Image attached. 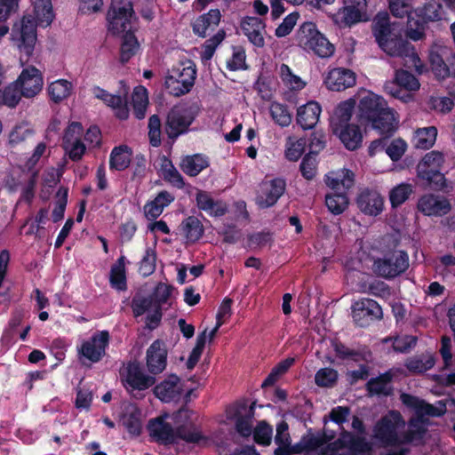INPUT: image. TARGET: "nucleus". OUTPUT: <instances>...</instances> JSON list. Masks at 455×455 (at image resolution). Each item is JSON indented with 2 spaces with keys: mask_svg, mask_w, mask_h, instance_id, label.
Returning a JSON list of instances; mask_svg holds the SVG:
<instances>
[{
  "mask_svg": "<svg viewBox=\"0 0 455 455\" xmlns=\"http://www.w3.org/2000/svg\"><path fill=\"white\" fill-rule=\"evenodd\" d=\"M371 30L379 48L387 55L403 59L409 67H418L420 59L414 46L391 26L387 12L376 15Z\"/></svg>",
  "mask_w": 455,
  "mask_h": 455,
  "instance_id": "1",
  "label": "nucleus"
},
{
  "mask_svg": "<svg viewBox=\"0 0 455 455\" xmlns=\"http://www.w3.org/2000/svg\"><path fill=\"white\" fill-rule=\"evenodd\" d=\"M360 120L371 124L378 132L394 135L397 129L395 114L383 97L369 92L359 102Z\"/></svg>",
  "mask_w": 455,
  "mask_h": 455,
  "instance_id": "2",
  "label": "nucleus"
},
{
  "mask_svg": "<svg viewBox=\"0 0 455 455\" xmlns=\"http://www.w3.org/2000/svg\"><path fill=\"white\" fill-rule=\"evenodd\" d=\"M296 41L303 50L312 52L323 59L331 57L335 51L334 45L311 21H306L300 25L296 33Z\"/></svg>",
  "mask_w": 455,
  "mask_h": 455,
  "instance_id": "3",
  "label": "nucleus"
},
{
  "mask_svg": "<svg viewBox=\"0 0 455 455\" xmlns=\"http://www.w3.org/2000/svg\"><path fill=\"white\" fill-rule=\"evenodd\" d=\"M196 64L188 60L173 66L165 77L164 85L168 92L175 97L188 93L196 78Z\"/></svg>",
  "mask_w": 455,
  "mask_h": 455,
  "instance_id": "4",
  "label": "nucleus"
},
{
  "mask_svg": "<svg viewBox=\"0 0 455 455\" xmlns=\"http://www.w3.org/2000/svg\"><path fill=\"white\" fill-rule=\"evenodd\" d=\"M409 267V255L403 250L387 251L374 259L373 272L387 280H393L403 274Z\"/></svg>",
  "mask_w": 455,
  "mask_h": 455,
  "instance_id": "5",
  "label": "nucleus"
},
{
  "mask_svg": "<svg viewBox=\"0 0 455 455\" xmlns=\"http://www.w3.org/2000/svg\"><path fill=\"white\" fill-rule=\"evenodd\" d=\"M404 426L402 414L395 410L389 411L376 422L373 436L385 447L399 445L398 430Z\"/></svg>",
  "mask_w": 455,
  "mask_h": 455,
  "instance_id": "6",
  "label": "nucleus"
},
{
  "mask_svg": "<svg viewBox=\"0 0 455 455\" xmlns=\"http://www.w3.org/2000/svg\"><path fill=\"white\" fill-rule=\"evenodd\" d=\"M428 61L435 76L439 80L455 78V52L452 49L434 44L429 49Z\"/></svg>",
  "mask_w": 455,
  "mask_h": 455,
  "instance_id": "7",
  "label": "nucleus"
},
{
  "mask_svg": "<svg viewBox=\"0 0 455 455\" xmlns=\"http://www.w3.org/2000/svg\"><path fill=\"white\" fill-rule=\"evenodd\" d=\"M194 120L195 116L189 107L183 104L175 105L167 113L164 132L170 140H175L181 134L188 132Z\"/></svg>",
  "mask_w": 455,
  "mask_h": 455,
  "instance_id": "8",
  "label": "nucleus"
},
{
  "mask_svg": "<svg viewBox=\"0 0 455 455\" xmlns=\"http://www.w3.org/2000/svg\"><path fill=\"white\" fill-rule=\"evenodd\" d=\"M351 309L355 323L361 328H366L383 318L382 307L370 298H362L355 301Z\"/></svg>",
  "mask_w": 455,
  "mask_h": 455,
  "instance_id": "9",
  "label": "nucleus"
},
{
  "mask_svg": "<svg viewBox=\"0 0 455 455\" xmlns=\"http://www.w3.org/2000/svg\"><path fill=\"white\" fill-rule=\"evenodd\" d=\"M343 4L344 6L333 16V20L340 28H350L368 20L366 0H343Z\"/></svg>",
  "mask_w": 455,
  "mask_h": 455,
  "instance_id": "10",
  "label": "nucleus"
},
{
  "mask_svg": "<svg viewBox=\"0 0 455 455\" xmlns=\"http://www.w3.org/2000/svg\"><path fill=\"white\" fill-rule=\"evenodd\" d=\"M109 338L108 331L94 332L89 339L84 340L77 347L79 357H84L93 363L100 362L106 354Z\"/></svg>",
  "mask_w": 455,
  "mask_h": 455,
  "instance_id": "11",
  "label": "nucleus"
},
{
  "mask_svg": "<svg viewBox=\"0 0 455 455\" xmlns=\"http://www.w3.org/2000/svg\"><path fill=\"white\" fill-rule=\"evenodd\" d=\"M286 190V181L282 178L264 180L256 196V204L260 209L274 206Z\"/></svg>",
  "mask_w": 455,
  "mask_h": 455,
  "instance_id": "12",
  "label": "nucleus"
},
{
  "mask_svg": "<svg viewBox=\"0 0 455 455\" xmlns=\"http://www.w3.org/2000/svg\"><path fill=\"white\" fill-rule=\"evenodd\" d=\"M167 415H161L149 419L147 429L152 441L161 445L175 444V428L165 419Z\"/></svg>",
  "mask_w": 455,
  "mask_h": 455,
  "instance_id": "13",
  "label": "nucleus"
},
{
  "mask_svg": "<svg viewBox=\"0 0 455 455\" xmlns=\"http://www.w3.org/2000/svg\"><path fill=\"white\" fill-rule=\"evenodd\" d=\"M167 355L166 343L160 339L154 340L147 349L146 364L148 371L154 375L163 372L167 365Z\"/></svg>",
  "mask_w": 455,
  "mask_h": 455,
  "instance_id": "14",
  "label": "nucleus"
},
{
  "mask_svg": "<svg viewBox=\"0 0 455 455\" xmlns=\"http://www.w3.org/2000/svg\"><path fill=\"white\" fill-rule=\"evenodd\" d=\"M419 82L416 76L407 70H396L393 82L385 84V90L393 97L402 99L403 90L409 92L418 91L419 89Z\"/></svg>",
  "mask_w": 455,
  "mask_h": 455,
  "instance_id": "15",
  "label": "nucleus"
},
{
  "mask_svg": "<svg viewBox=\"0 0 455 455\" xmlns=\"http://www.w3.org/2000/svg\"><path fill=\"white\" fill-rule=\"evenodd\" d=\"M17 85L23 97L33 98L43 88V77L39 70L34 67L22 70L17 80Z\"/></svg>",
  "mask_w": 455,
  "mask_h": 455,
  "instance_id": "16",
  "label": "nucleus"
},
{
  "mask_svg": "<svg viewBox=\"0 0 455 455\" xmlns=\"http://www.w3.org/2000/svg\"><path fill=\"white\" fill-rule=\"evenodd\" d=\"M119 422L132 437L142 433V412L134 403L126 404L119 414Z\"/></svg>",
  "mask_w": 455,
  "mask_h": 455,
  "instance_id": "17",
  "label": "nucleus"
},
{
  "mask_svg": "<svg viewBox=\"0 0 455 455\" xmlns=\"http://www.w3.org/2000/svg\"><path fill=\"white\" fill-rule=\"evenodd\" d=\"M92 92L95 98L102 100L108 107H110L115 110V116L116 118L119 120L128 119L129 108L125 97L119 94H112L100 86H94L92 88Z\"/></svg>",
  "mask_w": 455,
  "mask_h": 455,
  "instance_id": "18",
  "label": "nucleus"
},
{
  "mask_svg": "<svg viewBox=\"0 0 455 455\" xmlns=\"http://www.w3.org/2000/svg\"><path fill=\"white\" fill-rule=\"evenodd\" d=\"M417 206L426 216H443L451 210V204L447 198L432 194L422 196Z\"/></svg>",
  "mask_w": 455,
  "mask_h": 455,
  "instance_id": "19",
  "label": "nucleus"
},
{
  "mask_svg": "<svg viewBox=\"0 0 455 455\" xmlns=\"http://www.w3.org/2000/svg\"><path fill=\"white\" fill-rule=\"evenodd\" d=\"M355 73L351 69L345 68H336L331 69L324 80L327 88L335 92H341L353 87L355 84Z\"/></svg>",
  "mask_w": 455,
  "mask_h": 455,
  "instance_id": "20",
  "label": "nucleus"
},
{
  "mask_svg": "<svg viewBox=\"0 0 455 455\" xmlns=\"http://www.w3.org/2000/svg\"><path fill=\"white\" fill-rule=\"evenodd\" d=\"M356 204L362 212L370 216L380 214L384 206L381 195L378 191L369 188H365L359 193Z\"/></svg>",
  "mask_w": 455,
  "mask_h": 455,
  "instance_id": "21",
  "label": "nucleus"
},
{
  "mask_svg": "<svg viewBox=\"0 0 455 455\" xmlns=\"http://www.w3.org/2000/svg\"><path fill=\"white\" fill-rule=\"evenodd\" d=\"M266 24L264 20L258 17L248 16L243 18L241 21L243 33L247 36L249 42L258 48H263L265 45L263 36Z\"/></svg>",
  "mask_w": 455,
  "mask_h": 455,
  "instance_id": "22",
  "label": "nucleus"
},
{
  "mask_svg": "<svg viewBox=\"0 0 455 455\" xmlns=\"http://www.w3.org/2000/svg\"><path fill=\"white\" fill-rule=\"evenodd\" d=\"M228 419L235 420V431L243 437H249L252 434L253 407L247 409L245 404H239L234 412H228Z\"/></svg>",
  "mask_w": 455,
  "mask_h": 455,
  "instance_id": "23",
  "label": "nucleus"
},
{
  "mask_svg": "<svg viewBox=\"0 0 455 455\" xmlns=\"http://www.w3.org/2000/svg\"><path fill=\"white\" fill-rule=\"evenodd\" d=\"M12 36L13 38L20 37L21 44L20 47L23 49V52L30 56L33 53L35 44L36 41V28L32 21L28 20L27 21L23 19L20 26L14 25L12 30Z\"/></svg>",
  "mask_w": 455,
  "mask_h": 455,
  "instance_id": "24",
  "label": "nucleus"
},
{
  "mask_svg": "<svg viewBox=\"0 0 455 455\" xmlns=\"http://www.w3.org/2000/svg\"><path fill=\"white\" fill-rule=\"evenodd\" d=\"M180 379L171 374L154 387V394L164 403L178 400L181 395Z\"/></svg>",
  "mask_w": 455,
  "mask_h": 455,
  "instance_id": "25",
  "label": "nucleus"
},
{
  "mask_svg": "<svg viewBox=\"0 0 455 455\" xmlns=\"http://www.w3.org/2000/svg\"><path fill=\"white\" fill-rule=\"evenodd\" d=\"M155 378L146 375L138 363H129L126 368V387L133 390H146L155 384Z\"/></svg>",
  "mask_w": 455,
  "mask_h": 455,
  "instance_id": "26",
  "label": "nucleus"
},
{
  "mask_svg": "<svg viewBox=\"0 0 455 455\" xmlns=\"http://www.w3.org/2000/svg\"><path fill=\"white\" fill-rule=\"evenodd\" d=\"M196 206L211 217H222L228 212V205L221 200H215L211 194L198 190L196 195Z\"/></svg>",
  "mask_w": 455,
  "mask_h": 455,
  "instance_id": "27",
  "label": "nucleus"
},
{
  "mask_svg": "<svg viewBox=\"0 0 455 455\" xmlns=\"http://www.w3.org/2000/svg\"><path fill=\"white\" fill-rule=\"evenodd\" d=\"M221 19L219 9H211L208 12L198 16L192 23V29L195 35L204 38L208 32L215 30Z\"/></svg>",
  "mask_w": 455,
  "mask_h": 455,
  "instance_id": "28",
  "label": "nucleus"
},
{
  "mask_svg": "<svg viewBox=\"0 0 455 455\" xmlns=\"http://www.w3.org/2000/svg\"><path fill=\"white\" fill-rule=\"evenodd\" d=\"M332 132L339 138L344 147L348 150H355L362 145L363 134L360 126L355 124L334 128Z\"/></svg>",
  "mask_w": 455,
  "mask_h": 455,
  "instance_id": "29",
  "label": "nucleus"
},
{
  "mask_svg": "<svg viewBox=\"0 0 455 455\" xmlns=\"http://www.w3.org/2000/svg\"><path fill=\"white\" fill-rule=\"evenodd\" d=\"M322 108L316 101L311 100L300 106L297 110V124L304 130L313 129L318 120Z\"/></svg>",
  "mask_w": 455,
  "mask_h": 455,
  "instance_id": "30",
  "label": "nucleus"
},
{
  "mask_svg": "<svg viewBox=\"0 0 455 455\" xmlns=\"http://www.w3.org/2000/svg\"><path fill=\"white\" fill-rule=\"evenodd\" d=\"M210 165L209 158L204 154L188 155L181 158L180 167L181 171L190 176L196 177Z\"/></svg>",
  "mask_w": 455,
  "mask_h": 455,
  "instance_id": "31",
  "label": "nucleus"
},
{
  "mask_svg": "<svg viewBox=\"0 0 455 455\" xmlns=\"http://www.w3.org/2000/svg\"><path fill=\"white\" fill-rule=\"evenodd\" d=\"M392 379V373L390 371H386L376 378L369 379L366 383V389L371 395H390L393 392V388L389 385Z\"/></svg>",
  "mask_w": 455,
  "mask_h": 455,
  "instance_id": "32",
  "label": "nucleus"
},
{
  "mask_svg": "<svg viewBox=\"0 0 455 455\" xmlns=\"http://www.w3.org/2000/svg\"><path fill=\"white\" fill-rule=\"evenodd\" d=\"M355 108V101L353 100L340 102L336 108L333 116L331 118V130L337 127H342L351 124L349 123Z\"/></svg>",
  "mask_w": 455,
  "mask_h": 455,
  "instance_id": "33",
  "label": "nucleus"
},
{
  "mask_svg": "<svg viewBox=\"0 0 455 455\" xmlns=\"http://www.w3.org/2000/svg\"><path fill=\"white\" fill-rule=\"evenodd\" d=\"M125 260L126 258L124 255L120 256L110 268L109 283L111 287L117 291L127 289Z\"/></svg>",
  "mask_w": 455,
  "mask_h": 455,
  "instance_id": "34",
  "label": "nucleus"
},
{
  "mask_svg": "<svg viewBox=\"0 0 455 455\" xmlns=\"http://www.w3.org/2000/svg\"><path fill=\"white\" fill-rule=\"evenodd\" d=\"M132 149L126 145L115 147L109 156V168L124 171L131 164Z\"/></svg>",
  "mask_w": 455,
  "mask_h": 455,
  "instance_id": "35",
  "label": "nucleus"
},
{
  "mask_svg": "<svg viewBox=\"0 0 455 455\" xmlns=\"http://www.w3.org/2000/svg\"><path fill=\"white\" fill-rule=\"evenodd\" d=\"M180 228L189 243L197 242L204 233L202 222L195 216H189L185 219L180 224Z\"/></svg>",
  "mask_w": 455,
  "mask_h": 455,
  "instance_id": "36",
  "label": "nucleus"
},
{
  "mask_svg": "<svg viewBox=\"0 0 455 455\" xmlns=\"http://www.w3.org/2000/svg\"><path fill=\"white\" fill-rule=\"evenodd\" d=\"M140 49V44L134 32H126L122 37L120 46V62L126 64Z\"/></svg>",
  "mask_w": 455,
  "mask_h": 455,
  "instance_id": "37",
  "label": "nucleus"
},
{
  "mask_svg": "<svg viewBox=\"0 0 455 455\" xmlns=\"http://www.w3.org/2000/svg\"><path fill=\"white\" fill-rule=\"evenodd\" d=\"M418 177L424 181V185L430 190L442 191L446 188V179L441 170H429L418 172Z\"/></svg>",
  "mask_w": 455,
  "mask_h": 455,
  "instance_id": "38",
  "label": "nucleus"
},
{
  "mask_svg": "<svg viewBox=\"0 0 455 455\" xmlns=\"http://www.w3.org/2000/svg\"><path fill=\"white\" fill-rule=\"evenodd\" d=\"M34 12L42 28L49 27L55 17L51 0H35Z\"/></svg>",
  "mask_w": 455,
  "mask_h": 455,
  "instance_id": "39",
  "label": "nucleus"
},
{
  "mask_svg": "<svg viewBox=\"0 0 455 455\" xmlns=\"http://www.w3.org/2000/svg\"><path fill=\"white\" fill-rule=\"evenodd\" d=\"M72 84L66 79H59L51 83L48 86V94L54 103H60L67 99L72 91Z\"/></svg>",
  "mask_w": 455,
  "mask_h": 455,
  "instance_id": "40",
  "label": "nucleus"
},
{
  "mask_svg": "<svg viewBox=\"0 0 455 455\" xmlns=\"http://www.w3.org/2000/svg\"><path fill=\"white\" fill-rule=\"evenodd\" d=\"M437 135V130L435 126L418 129L413 138V143L417 148L428 149L430 148Z\"/></svg>",
  "mask_w": 455,
  "mask_h": 455,
  "instance_id": "41",
  "label": "nucleus"
},
{
  "mask_svg": "<svg viewBox=\"0 0 455 455\" xmlns=\"http://www.w3.org/2000/svg\"><path fill=\"white\" fill-rule=\"evenodd\" d=\"M162 174L165 181L171 183L177 188H183L185 186V180L182 175L175 168L172 162L164 157L162 163Z\"/></svg>",
  "mask_w": 455,
  "mask_h": 455,
  "instance_id": "42",
  "label": "nucleus"
},
{
  "mask_svg": "<svg viewBox=\"0 0 455 455\" xmlns=\"http://www.w3.org/2000/svg\"><path fill=\"white\" fill-rule=\"evenodd\" d=\"M204 439L205 436L200 431L196 430L194 426L188 427L186 425H180L175 427V443H178L179 440H182L188 443H198Z\"/></svg>",
  "mask_w": 455,
  "mask_h": 455,
  "instance_id": "43",
  "label": "nucleus"
},
{
  "mask_svg": "<svg viewBox=\"0 0 455 455\" xmlns=\"http://www.w3.org/2000/svg\"><path fill=\"white\" fill-rule=\"evenodd\" d=\"M334 437L333 435H328L325 432H317L316 434H307L301 439L302 450L306 451H314L321 448Z\"/></svg>",
  "mask_w": 455,
  "mask_h": 455,
  "instance_id": "44",
  "label": "nucleus"
},
{
  "mask_svg": "<svg viewBox=\"0 0 455 455\" xmlns=\"http://www.w3.org/2000/svg\"><path fill=\"white\" fill-rule=\"evenodd\" d=\"M288 428V424L285 421H281L276 426L275 442L279 447L275 451V455H290V435Z\"/></svg>",
  "mask_w": 455,
  "mask_h": 455,
  "instance_id": "45",
  "label": "nucleus"
},
{
  "mask_svg": "<svg viewBox=\"0 0 455 455\" xmlns=\"http://www.w3.org/2000/svg\"><path fill=\"white\" fill-rule=\"evenodd\" d=\"M413 193V187L409 183H401L389 192V201L392 208L402 205Z\"/></svg>",
  "mask_w": 455,
  "mask_h": 455,
  "instance_id": "46",
  "label": "nucleus"
},
{
  "mask_svg": "<svg viewBox=\"0 0 455 455\" xmlns=\"http://www.w3.org/2000/svg\"><path fill=\"white\" fill-rule=\"evenodd\" d=\"M325 204L334 215L341 214L348 206V198L346 193H332L326 195Z\"/></svg>",
  "mask_w": 455,
  "mask_h": 455,
  "instance_id": "47",
  "label": "nucleus"
},
{
  "mask_svg": "<svg viewBox=\"0 0 455 455\" xmlns=\"http://www.w3.org/2000/svg\"><path fill=\"white\" fill-rule=\"evenodd\" d=\"M156 258L157 255L156 249L152 247H147L145 253L139 263V273L142 276L148 277L156 271Z\"/></svg>",
  "mask_w": 455,
  "mask_h": 455,
  "instance_id": "48",
  "label": "nucleus"
},
{
  "mask_svg": "<svg viewBox=\"0 0 455 455\" xmlns=\"http://www.w3.org/2000/svg\"><path fill=\"white\" fill-rule=\"evenodd\" d=\"M107 20L108 29L114 36H117L122 33L125 34L126 32H132L131 25L132 20L131 19L123 18L108 12Z\"/></svg>",
  "mask_w": 455,
  "mask_h": 455,
  "instance_id": "49",
  "label": "nucleus"
},
{
  "mask_svg": "<svg viewBox=\"0 0 455 455\" xmlns=\"http://www.w3.org/2000/svg\"><path fill=\"white\" fill-rule=\"evenodd\" d=\"M339 379L338 371L330 367L319 369L315 375V383L320 387H332Z\"/></svg>",
  "mask_w": 455,
  "mask_h": 455,
  "instance_id": "50",
  "label": "nucleus"
},
{
  "mask_svg": "<svg viewBox=\"0 0 455 455\" xmlns=\"http://www.w3.org/2000/svg\"><path fill=\"white\" fill-rule=\"evenodd\" d=\"M108 12L123 17V18L137 20V17L135 15V12L133 9V3L131 0H115V1H113Z\"/></svg>",
  "mask_w": 455,
  "mask_h": 455,
  "instance_id": "51",
  "label": "nucleus"
},
{
  "mask_svg": "<svg viewBox=\"0 0 455 455\" xmlns=\"http://www.w3.org/2000/svg\"><path fill=\"white\" fill-rule=\"evenodd\" d=\"M444 162L443 155L438 151H431L425 155L417 166V172L429 170H441Z\"/></svg>",
  "mask_w": 455,
  "mask_h": 455,
  "instance_id": "52",
  "label": "nucleus"
},
{
  "mask_svg": "<svg viewBox=\"0 0 455 455\" xmlns=\"http://www.w3.org/2000/svg\"><path fill=\"white\" fill-rule=\"evenodd\" d=\"M446 412L445 404L440 407H435L424 400H421L415 409V416L420 419L429 423V419L426 416L441 417Z\"/></svg>",
  "mask_w": 455,
  "mask_h": 455,
  "instance_id": "53",
  "label": "nucleus"
},
{
  "mask_svg": "<svg viewBox=\"0 0 455 455\" xmlns=\"http://www.w3.org/2000/svg\"><path fill=\"white\" fill-rule=\"evenodd\" d=\"M270 115L275 123L281 127H287L291 123V115L284 104L273 102L270 106Z\"/></svg>",
  "mask_w": 455,
  "mask_h": 455,
  "instance_id": "54",
  "label": "nucleus"
},
{
  "mask_svg": "<svg viewBox=\"0 0 455 455\" xmlns=\"http://www.w3.org/2000/svg\"><path fill=\"white\" fill-rule=\"evenodd\" d=\"M254 442L262 446L271 443L273 428L266 421H260L252 431Z\"/></svg>",
  "mask_w": 455,
  "mask_h": 455,
  "instance_id": "55",
  "label": "nucleus"
},
{
  "mask_svg": "<svg viewBox=\"0 0 455 455\" xmlns=\"http://www.w3.org/2000/svg\"><path fill=\"white\" fill-rule=\"evenodd\" d=\"M435 365V360L432 356L424 359L423 356H414L408 359L405 366L410 372L423 373L430 370Z\"/></svg>",
  "mask_w": 455,
  "mask_h": 455,
  "instance_id": "56",
  "label": "nucleus"
},
{
  "mask_svg": "<svg viewBox=\"0 0 455 455\" xmlns=\"http://www.w3.org/2000/svg\"><path fill=\"white\" fill-rule=\"evenodd\" d=\"M280 76L282 81L292 90H301L305 87V83L301 78L294 75L287 64H281Z\"/></svg>",
  "mask_w": 455,
  "mask_h": 455,
  "instance_id": "57",
  "label": "nucleus"
},
{
  "mask_svg": "<svg viewBox=\"0 0 455 455\" xmlns=\"http://www.w3.org/2000/svg\"><path fill=\"white\" fill-rule=\"evenodd\" d=\"M38 174V171H33L31 172L27 183L21 189L19 203L25 202L28 205L32 204L35 197V190L37 184Z\"/></svg>",
  "mask_w": 455,
  "mask_h": 455,
  "instance_id": "58",
  "label": "nucleus"
},
{
  "mask_svg": "<svg viewBox=\"0 0 455 455\" xmlns=\"http://www.w3.org/2000/svg\"><path fill=\"white\" fill-rule=\"evenodd\" d=\"M148 139L152 147L157 148L161 145L162 122L157 115H153L148 119Z\"/></svg>",
  "mask_w": 455,
  "mask_h": 455,
  "instance_id": "59",
  "label": "nucleus"
},
{
  "mask_svg": "<svg viewBox=\"0 0 455 455\" xmlns=\"http://www.w3.org/2000/svg\"><path fill=\"white\" fill-rule=\"evenodd\" d=\"M68 189L63 187H60L57 192L56 196L58 200L52 214V221L55 223L60 221L64 218V213L68 204Z\"/></svg>",
  "mask_w": 455,
  "mask_h": 455,
  "instance_id": "60",
  "label": "nucleus"
},
{
  "mask_svg": "<svg viewBox=\"0 0 455 455\" xmlns=\"http://www.w3.org/2000/svg\"><path fill=\"white\" fill-rule=\"evenodd\" d=\"M427 429H407L402 437H400V444H413L415 446L422 445L425 443V437Z\"/></svg>",
  "mask_w": 455,
  "mask_h": 455,
  "instance_id": "61",
  "label": "nucleus"
},
{
  "mask_svg": "<svg viewBox=\"0 0 455 455\" xmlns=\"http://www.w3.org/2000/svg\"><path fill=\"white\" fill-rule=\"evenodd\" d=\"M227 68L230 71L246 70V54L242 47L235 48L232 57L227 61Z\"/></svg>",
  "mask_w": 455,
  "mask_h": 455,
  "instance_id": "62",
  "label": "nucleus"
},
{
  "mask_svg": "<svg viewBox=\"0 0 455 455\" xmlns=\"http://www.w3.org/2000/svg\"><path fill=\"white\" fill-rule=\"evenodd\" d=\"M299 17L298 12H293L288 14L283 22L275 28V35L277 37H284L288 36L293 29Z\"/></svg>",
  "mask_w": 455,
  "mask_h": 455,
  "instance_id": "63",
  "label": "nucleus"
},
{
  "mask_svg": "<svg viewBox=\"0 0 455 455\" xmlns=\"http://www.w3.org/2000/svg\"><path fill=\"white\" fill-rule=\"evenodd\" d=\"M316 156L307 154L300 164L299 170L303 178L311 180L316 174Z\"/></svg>",
  "mask_w": 455,
  "mask_h": 455,
  "instance_id": "64",
  "label": "nucleus"
}]
</instances>
